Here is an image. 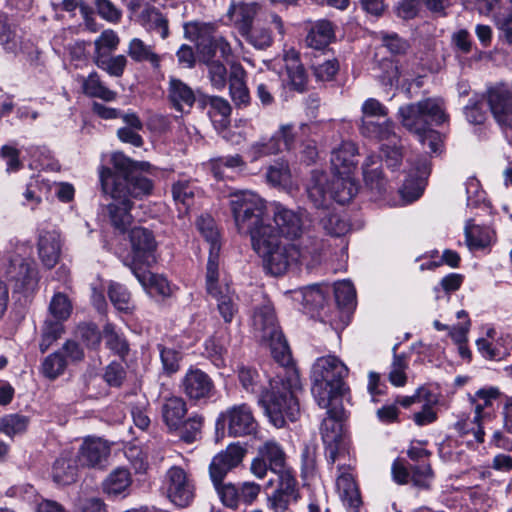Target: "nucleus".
<instances>
[{"label":"nucleus","mask_w":512,"mask_h":512,"mask_svg":"<svg viewBox=\"0 0 512 512\" xmlns=\"http://www.w3.org/2000/svg\"><path fill=\"white\" fill-rule=\"evenodd\" d=\"M261 486L255 482L245 481L238 484L228 482L217 493L221 503L232 510L240 505H251L258 497Z\"/></svg>","instance_id":"4468645a"},{"label":"nucleus","mask_w":512,"mask_h":512,"mask_svg":"<svg viewBox=\"0 0 512 512\" xmlns=\"http://www.w3.org/2000/svg\"><path fill=\"white\" fill-rule=\"evenodd\" d=\"M348 375L346 365L335 356L320 357L311 370V393L319 407L342 401L348 389L344 381Z\"/></svg>","instance_id":"39448f33"},{"label":"nucleus","mask_w":512,"mask_h":512,"mask_svg":"<svg viewBox=\"0 0 512 512\" xmlns=\"http://www.w3.org/2000/svg\"><path fill=\"white\" fill-rule=\"evenodd\" d=\"M132 484L131 473L128 469L118 467L103 481L102 490L109 497H126Z\"/></svg>","instance_id":"cd10ccee"},{"label":"nucleus","mask_w":512,"mask_h":512,"mask_svg":"<svg viewBox=\"0 0 512 512\" xmlns=\"http://www.w3.org/2000/svg\"><path fill=\"white\" fill-rule=\"evenodd\" d=\"M168 99L174 109L179 112H187L191 110L193 105L197 103L198 92L195 93L193 89L181 79L171 76L168 83Z\"/></svg>","instance_id":"5701e85b"},{"label":"nucleus","mask_w":512,"mask_h":512,"mask_svg":"<svg viewBox=\"0 0 512 512\" xmlns=\"http://www.w3.org/2000/svg\"><path fill=\"white\" fill-rule=\"evenodd\" d=\"M211 296L217 300V308L223 320L226 323H230L238 311L233 296L228 293H224L221 288L219 289L218 294Z\"/></svg>","instance_id":"e2e57ef3"},{"label":"nucleus","mask_w":512,"mask_h":512,"mask_svg":"<svg viewBox=\"0 0 512 512\" xmlns=\"http://www.w3.org/2000/svg\"><path fill=\"white\" fill-rule=\"evenodd\" d=\"M362 173L366 186L376 195L386 192L387 180L382 171V157L371 154L362 164Z\"/></svg>","instance_id":"393cba45"},{"label":"nucleus","mask_w":512,"mask_h":512,"mask_svg":"<svg viewBox=\"0 0 512 512\" xmlns=\"http://www.w3.org/2000/svg\"><path fill=\"white\" fill-rule=\"evenodd\" d=\"M30 418L22 414H8L0 418V432L14 437L26 432Z\"/></svg>","instance_id":"49530a36"},{"label":"nucleus","mask_w":512,"mask_h":512,"mask_svg":"<svg viewBox=\"0 0 512 512\" xmlns=\"http://www.w3.org/2000/svg\"><path fill=\"white\" fill-rule=\"evenodd\" d=\"M112 201L106 205L105 215L110 225L119 234H125L131 228L133 216L131 210L133 201L128 198L111 197Z\"/></svg>","instance_id":"a211bd4d"},{"label":"nucleus","mask_w":512,"mask_h":512,"mask_svg":"<svg viewBox=\"0 0 512 512\" xmlns=\"http://www.w3.org/2000/svg\"><path fill=\"white\" fill-rule=\"evenodd\" d=\"M126 376L125 367L121 363L114 361L105 368L103 378L110 387L119 388L124 383Z\"/></svg>","instance_id":"774afa93"},{"label":"nucleus","mask_w":512,"mask_h":512,"mask_svg":"<svg viewBox=\"0 0 512 512\" xmlns=\"http://www.w3.org/2000/svg\"><path fill=\"white\" fill-rule=\"evenodd\" d=\"M7 277L9 281L15 282V289L18 291H28L37 284V270L29 263L21 261L16 264L11 263Z\"/></svg>","instance_id":"7c9ffc66"},{"label":"nucleus","mask_w":512,"mask_h":512,"mask_svg":"<svg viewBox=\"0 0 512 512\" xmlns=\"http://www.w3.org/2000/svg\"><path fill=\"white\" fill-rule=\"evenodd\" d=\"M182 393L194 404H206L216 393L212 378L199 368H190L181 380Z\"/></svg>","instance_id":"f8f14e48"},{"label":"nucleus","mask_w":512,"mask_h":512,"mask_svg":"<svg viewBox=\"0 0 512 512\" xmlns=\"http://www.w3.org/2000/svg\"><path fill=\"white\" fill-rule=\"evenodd\" d=\"M219 251H209V257L206 265V290L209 295L219 293Z\"/></svg>","instance_id":"6e6d98bb"},{"label":"nucleus","mask_w":512,"mask_h":512,"mask_svg":"<svg viewBox=\"0 0 512 512\" xmlns=\"http://www.w3.org/2000/svg\"><path fill=\"white\" fill-rule=\"evenodd\" d=\"M259 10L260 6L256 2L247 3L233 1L229 6L226 17L228 23L242 36L248 34Z\"/></svg>","instance_id":"6ab92c4d"},{"label":"nucleus","mask_w":512,"mask_h":512,"mask_svg":"<svg viewBox=\"0 0 512 512\" xmlns=\"http://www.w3.org/2000/svg\"><path fill=\"white\" fill-rule=\"evenodd\" d=\"M465 237L470 249H483L490 243L488 231L476 225L465 227Z\"/></svg>","instance_id":"052dcab7"},{"label":"nucleus","mask_w":512,"mask_h":512,"mask_svg":"<svg viewBox=\"0 0 512 512\" xmlns=\"http://www.w3.org/2000/svg\"><path fill=\"white\" fill-rule=\"evenodd\" d=\"M66 367L67 361L64 354L61 351H57L44 359L42 373L46 378L54 380L64 373Z\"/></svg>","instance_id":"5fc2aeb1"},{"label":"nucleus","mask_w":512,"mask_h":512,"mask_svg":"<svg viewBox=\"0 0 512 512\" xmlns=\"http://www.w3.org/2000/svg\"><path fill=\"white\" fill-rule=\"evenodd\" d=\"M127 233L131 251L124 259V264L142 285H146V268L156 263L157 241L153 231L145 227L135 226Z\"/></svg>","instance_id":"6e6552de"},{"label":"nucleus","mask_w":512,"mask_h":512,"mask_svg":"<svg viewBox=\"0 0 512 512\" xmlns=\"http://www.w3.org/2000/svg\"><path fill=\"white\" fill-rule=\"evenodd\" d=\"M299 387L296 373L289 376L277 377L269 383V390L259 398L258 404L264 409L270 422L277 428H282L286 420L294 422L300 414V406L295 395Z\"/></svg>","instance_id":"20e7f679"},{"label":"nucleus","mask_w":512,"mask_h":512,"mask_svg":"<svg viewBox=\"0 0 512 512\" xmlns=\"http://www.w3.org/2000/svg\"><path fill=\"white\" fill-rule=\"evenodd\" d=\"M307 130H309L307 124H302L298 128L292 124H284L280 126L279 130L275 132L273 136L277 137L278 141H281V150H292L295 148L300 137L304 135Z\"/></svg>","instance_id":"37998d69"},{"label":"nucleus","mask_w":512,"mask_h":512,"mask_svg":"<svg viewBox=\"0 0 512 512\" xmlns=\"http://www.w3.org/2000/svg\"><path fill=\"white\" fill-rule=\"evenodd\" d=\"M321 225L332 236L339 237L348 231V223L335 213H326L321 218Z\"/></svg>","instance_id":"338daca9"},{"label":"nucleus","mask_w":512,"mask_h":512,"mask_svg":"<svg viewBox=\"0 0 512 512\" xmlns=\"http://www.w3.org/2000/svg\"><path fill=\"white\" fill-rule=\"evenodd\" d=\"M273 475L276 478H270L269 485L276 480L278 482L277 490L299 497L298 482L291 468L287 467Z\"/></svg>","instance_id":"13d9d810"},{"label":"nucleus","mask_w":512,"mask_h":512,"mask_svg":"<svg viewBox=\"0 0 512 512\" xmlns=\"http://www.w3.org/2000/svg\"><path fill=\"white\" fill-rule=\"evenodd\" d=\"M108 296L118 311L126 314L132 313L134 305L131 301V294L124 285L112 282L108 287Z\"/></svg>","instance_id":"a18cd8bd"},{"label":"nucleus","mask_w":512,"mask_h":512,"mask_svg":"<svg viewBox=\"0 0 512 512\" xmlns=\"http://www.w3.org/2000/svg\"><path fill=\"white\" fill-rule=\"evenodd\" d=\"M103 337L106 347L121 359H125L130 351L129 343L122 334L116 331L113 324L107 323L103 327Z\"/></svg>","instance_id":"ea45409f"},{"label":"nucleus","mask_w":512,"mask_h":512,"mask_svg":"<svg viewBox=\"0 0 512 512\" xmlns=\"http://www.w3.org/2000/svg\"><path fill=\"white\" fill-rule=\"evenodd\" d=\"M359 130L362 136L378 141L395 138L394 124L387 117L361 120Z\"/></svg>","instance_id":"2f4dec72"},{"label":"nucleus","mask_w":512,"mask_h":512,"mask_svg":"<svg viewBox=\"0 0 512 512\" xmlns=\"http://www.w3.org/2000/svg\"><path fill=\"white\" fill-rule=\"evenodd\" d=\"M478 351L488 360H502L510 355V347L503 344V348L493 345L485 338H479L476 341Z\"/></svg>","instance_id":"680f3d73"},{"label":"nucleus","mask_w":512,"mask_h":512,"mask_svg":"<svg viewBox=\"0 0 512 512\" xmlns=\"http://www.w3.org/2000/svg\"><path fill=\"white\" fill-rule=\"evenodd\" d=\"M72 306L68 297L63 293H56L49 305V311L58 320H66L71 314Z\"/></svg>","instance_id":"69168bd1"},{"label":"nucleus","mask_w":512,"mask_h":512,"mask_svg":"<svg viewBox=\"0 0 512 512\" xmlns=\"http://www.w3.org/2000/svg\"><path fill=\"white\" fill-rule=\"evenodd\" d=\"M157 348L160 352L164 372L168 375L176 373L180 368V361L182 359L181 352L162 344H158Z\"/></svg>","instance_id":"bf43d9fd"},{"label":"nucleus","mask_w":512,"mask_h":512,"mask_svg":"<svg viewBox=\"0 0 512 512\" xmlns=\"http://www.w3.org/2000/svg\"><path fill=\"white\" fill-rule=\"evenodd\" d=\"M253 326L257 333L256 336L261 342L269 346L273 358L281 366L289 365L291 362L289 345L278 324L275 310L271 305H262L255 310Z\"/></svg>","instance_id":"0eeeda50"},{"label":"nucleus","mask_w":512,"mask_h":512,"mask_svg":"<svg viewBox=\"0 0 512 512\" xmlns=\"http://www.w3.org/2000/svg\"><path fill=\"white\" fill-rule=\"evenodd\" d=\"M78 468L74 461L69 459H57L52 468L54 482L59 485H70L77 479Z\"/></svg>","instance_id":"79ce46f5"},{"label":"nucleus","mask_w":512,"mask_h":512,"mask_svg":"<svg viewBox=\"0 0 512 512\" xmlns=\"http://www.w3.org/2000/svg\"><path fill=\"white\" fill-rule=\"evenodd\" d=\"M258 453L269 465L271 474L288 467L286 464V454L275 441H266L258 448Z\"/></svg>","instance_id":"e433bc0d"},{"label":"nucleus","mask_w":512,"mask_h":512,"mask_svg":"<svg viewBox=\"0 0 512 512\" xmlns=\"http://www.w3.org/2000/svg\"><path fill=\"white\" fill-rule=\"evenodd\" d=\"M110 455V446L100 438H87L78 453L80 465L93 468H103Z\"/></svg>","instance_id":"aec40b11"},{"label":"nucleus","mask_w":512,"mask_h":512,"mask_svg":"<svg viewBox=\"0 0 512 512\" xmlns=\"http://www.w3.org/2000/svg\"><path fill=\"white\" fill-rule=\"evenodd\" d=\"M93 61L96 66L107 72L110 76L119 78L124 74L127 66V58L124 55L110 56L93 55Z\"/></svg>","instance_id":"c03bdc74"},{"label":"nucleus","mask_w":512,"mask_h":512,"mask_svg":"<svg viewBox=\"0 0 512 512\" xmlns=\"http://www.w3.org/2000/svg\"><path fill=\"white\" fill-rule=\"evenodd\" d=\"M307 194L315 208L323 210L329 209L332 203L329 186L326 188L320 179L314 181L307 187Z\"/></svg>","instance_id":"864d4df0"},{"label":"nucleus","mask_w":512,"mask_h":512,"mask_svg":"<svg viewBox=\"0 0 512 512\" xmlns=\"http://www.w3.org/2000/svg\"><path fill=\"white\" fill-rule=\"evenodd\" d=\"M205 353L211 362L218 368L225 365L224 355L227 347L222 335L215 334L205 341Z\"/></svg>","instance_id":"3c124183"},{"label":"nucleus","mask_w":512,"mask_h":512,"mask_svg":"<svg viewBox=\"0 0 512 512\" xmlns=\"http://www.w3.org/2000/svg\"><path fill=\"white\" fill-rule=\"evenodd\" d=\"M334 37L333 24L328 20H319L311 26L306 42L308 46L316 50H323L331 43Z\"/></svg>","instance_id":"72a5a7b5"},{"label":"nucleus","mask_w":512,"mask_h":512,"mask_svg":"<svg viewBox=\"0 0 512 512\" xmlns=\"http://www.w3.org/2000/svg\"><path fill=\"white\" fill-rule=\"evenodd\" d=\"M487 104L495 120L502 126H512V92L504 85L486 92Z\"/></svg>","instance_id":"dca6fc26"},{"label":"nucleus","mask_w":512,"mask_h":512,"mask_svg":"<svg viewBox=\"0 0 512 512\" xmlns=\"http://www.w3.org/2000/svg\"><path fill=\"white\" fill-rule=\"evenodd\" d=\"M331 294L338 308H351L355 302L356 291L350 281L344 280L337 282L331 287Z\"/></svg>","instance_id":"8fccbe9b"},{"label":"nucleus","mask_w":512,"mask_h":512,"mask_svg":"<svg viewBox=\"0 0 512 512\" xmlns=\"http://www.w3.org/2000/svg\"><path fill=\"white\" fill-rule=\"evenodd\" d=\"M38 254L43 265L52 269L58 263L61 253L60 235L56 231H43L38 238Z\"/></svg>","instance_id":"a878e982"},{"label":"nucleus","mask_w":512,"mask_h":512,"mask_svg":"<svg viewBox=\"0 0 512 512\" xmlns=\"http://www.w3.org/2000/svg\"><path fill=\"white\" fill-rule=\"evenodd\" d=\"M203 424L204 417L195 413L184 418L177 429H171L169 432L174 433L184 443L192 444L201 438Z\"/></svg>","instance_id":"c9c22d12"},{"label":"nucleus","mask_w":512,"mask_h":512,"mask_svg":"<svg viewBox=\"0 0 512 512\" xmlns=\"http://www.w3.org/2000/svg\"><path fill=\"white\" fill-rule=\"evenodd\" d=\"M329 192L332 201L340 205L349 203L358 193V185L350 175L334 174L329 181Z\"/></svg>","instance_id":"c756f323"},{"label":"nucleus","mask_w":512,"mask_h":512,"mask_svg":"<svg viewBox=\"0 0 512 512\" xmlns=\"http://www.w3.org/2000/svg\"><path fill=\"white\" fill-rule=\"evenodd\" d=\"M285 62L291 89L301 93L306 91L308 75L300 62L299 55L292 51L291 55L288 54L285 58Z\"/></svg>","instance_id":"f704fd0d"},{"label":"nucleus","mask_w":512,"mask_h":512,"mask_svg":"<svg viewBox=\"0 0 512 512\" xmlns=\"http://www.w3.org/2000/svg\"><path fill=\"white\" fill-rule=\"evenodd\" d=\"M111 161L117 172L104 166L100 170L101 188L105 194L131 200L152 194L154 183L142 174L151 168L149 162L134 161L121 152L114 153Z\"/></svg>","instance_id":"f257e3e1"},{"label":"nucleus","mask_w":512,"mask_h":512,"mask_svg":"<svg viewBox=\"0 0 512 512\" xmlns=\"http://www.w3.org/2000/svg\"><path fill=\"white\" fill-rule=\"evenodd\" d=\"M244 165L245 162L239 154L221 156L209 161L210 171L217 180H223L226 177L225 168L234 169Z\"/></svg>","instance_id":"09e8293b"},{"label":"nucleus","mask_w":512,"mask_h":512,"mask_svg":"<svg viewBox=\"0 0 512 512\" xmlns=\"http://www.w3.org/2000/svg\"><path fill=\"white\" fill-rule=\"evenodd\" d=\"M62 320L46 319L41 329V341L39 349L41 353H45L49 347L57 341L64 332Z\"/></svg>","instance_id":"de8ad7c7"},{"label":"nucleus","mask_w":512,"mask_h":512,"mask_svg":"<svg viewBox=\"0 0 512 512\" xmlns=\"http://www.w3.org/2000/svg\"><path fill=\"white\" fill-rule=\"evenodd\" d=\"M245 453L246 450L240 445L232 444L212 458L209 465V475L217 493L219 488L225 486L226 483L223 481L228 472L242 462Z\"/></svg>","instance_id":"ddd939ff"},{"label":"nucleus","mask_w":512,"mask_h":512,"mask_svg":"<svg viewBox=\"0 0 512 512\" xmlns=\"http://www.w3.org/2000/svg\"><path fill=\"white\" fill-rule=\"evenodd\" d=\"M194 490V485L182 468L172 467L168 471L167 495L176 506L181 508L189 506L195 496Z\"/></svg>","instance_id":"2eb2a0df"},{"label":"nucleus","mask_w":512,"mask_h":512,"mask_svg":"<svg viewBox=\"0 0 512 512\" xmlns=\"http://www.w3.org/2000/svg\"><path fill=\"white\" fill-rule=\"evenodd\" d=\"M358 150L350 141H344L331 153V168L334 174L351 175L358 164Z\"/></svg>","instance_id":"4be33fe9"},{"label":"nucleus","mask_w":512,"mask_h":512,"mask_svg":"<svg viewBox=\"0 0 512 512\" xmlns=\"http://www.w3.org/2000/svg\"><path fill=\"white\" fill-rule=\"evenodd\" d=\"M238 381L242 389L249 394L259 398L269 390V383L277 379H269L265 374L260 373L256 368L241 365L237 369Z\"/></svg>","instance_id":"412c9836"},{"label":"nucleus","mask_w":512,"mask_h":512,"mask_svg":"<svg viewBox=\"0 0 512 512\" xmlns=\"http://www.w3.org/2000/svg\"><path fill=\"white\" fill-rule=\"evenodd\" d=\"M76 333L87 348L92 350L99 348L102 335L95 323H80L77 327Z\"/></svg>","instance_id":"4d7b16f0"},{"label":"nucleus","mask_w":512,"mask_h":512,"mask_svg":"<svg viewBox=\"0 0 512 512\" xmlns=\"http://www.w3.org/2000/svg\"><path fill=\"white\" fill-rule=\"evenodd\" d=\"M230 208L238 232L249 235L251 243L274 229L266 216L265 201L251 191L233 194Z\"/></svg>","instance_id":"423d86ee"},{"label":"nucleus","mask_w":512,"mask_h":512,"mask_svg":"<svg viewBox=\"0 0 512 512\" xmlns=\"http://www.w3.org/2000/svg\"><path fill=\"white\" fill-rule=\"evenodd\" d=\"M251 244L254 251L262 258L264 269L272 276L283 275L293 263L305 265L310 269L320 261V254L316 248L311 253V261H308L307 250H301L295 245H281L275 228Z\"/></svg>","instance_id":"7ed1b4c3"},{"label":"nucleus","mask_w":512,"mask_h":512,"mask_svg":"<svg viewBox=\"0 0 512 512\" xmlns=\"http://www.w3.org/2000/svg\"><path fill=\"white\" fill-rule=\"evenodd\" d=\"M188 412L187 403L182 397L172 396L165 399L161 407L163 422L168 430L177 429Z\"/></svg>","instance_id":"473e14b6"},{"label":"nucleus","mask_w":512,"mask_h":512,"mask_svg":"<svg viewBox=\"0 0 512 512\" xmlns=\"http://www.w3.org/2000/svg\"><path fill=\"white\" fill-rule=\"evenodd\" d=\"M302 305L313 317L324 318L327 316L329 299L331 295L330 285L313 284L301 289Z\"/></svg>","instance_id":"f3484780"},{"label":"nucleus","mask_w":512,"mask_h":512,"mask_svg":"<svg viewBox=\"0 0 512 512\" xmlns=\"http://www.w3.org/2000/svg\"><path fill=\"white\" fill-rule=\"evenodd\" d=\"M323 408L327 410V417L321 423L320 434L325 445L327 460L334 463L348 453L349 440L343 429L346 415L342 401H335Z\"/></svg>","instance_id":"1a4fd4ad"},{"label":"nucleus","mask_w":512,"mask_h":512,"mask_svg":"<svg viewBox=\"0 0 512 512\" xmlns=\"http://www.w3.org/2000/svg\"><path fill=\"white\" fill-rule=\"evenodd\" d=\"M340 69L339 61L336 58H325L320 60L315 56L311 65L313 76L317 82L333 81Z\"/></svg>","instance_id":"a19ab883"},{"label":"nucleus","mask_w":512,"mask_h":512,"mask_svg":"<svg viewBox=\"0 0 512 512\" xmlns=\"http://www.w3.org/2000/svg\"><path fill=\"white\" fill-rule=\"evenodd\" d=\"M411 483L414 487L429 490L431 481L434 478V471L429 462L422 461L414 465H410Z\"/></svg>","instance_id":"603ef678"},{"label":"nucleus","mask_w":512,"mask_h":512,"mask_svg":"<svg viewBox=\"0 0 512 512\" xmlns=\"http://www.w3.org/2000/svg\"><path fill=\"white\" fill-rule=\"evenodd\" d=\"M197 105L201 110L208 109L209 117L221 126L226 127L230 123L232 108L226 99L198 92Z\"/></svg>","instance_id":"b1692460"},{"label":"nucleus","mask_w":512,"mask_h":512,"mask_svg":"<svg viewBox=\"0 0 512 512\" xmlns=\"http://www.w3.org/2000/svg\"><path fill=\"white\" fill-rule=\"evenodd\" d=\"M398 114L402 125L414 133L423 146H428L431 153L440 150V133L432 126H440L448 120L442 102L427 98L417 103H410L399 108Z\"/></svg>","instance_id":"f03ea898"},{"label":"nucleus","mask_w":512,"mask_h":512,"mask_svg":"<svg viewBox=\"0 0 512 512\" xmlns=\"http://www.w3.org/2000/svg\"><path fill=\"white\" fill-rule=\"evenodd\" d=\"M127 54L135 62H149L154 69H159L161 57L153 51L152 46L145 44L139 38H133L128 46Z\"/></svg>","instance_id":"4c0bfd02"},{"label":"nucleus","mask_w":512,"mask_h":512,"mask_svg":"<svg viewBox=\"0 0 512 512\" xmlns=\"http://www.w3.org/2000/svg\"><path fill=\"white\" fill-rule=\"evenodd\" d=\"M246 72L241 64L233 63L229 74V90L237 107H246L250 103L249 90L245 84Z\"/></svg>","instance_id":"c85d7f7f"},{"label":"nucleus","mask_w":512,"mask_h":512,"mask_svg":"<svg viewBox=\"0 0 512 512\" xmlns=\"http://www.w3.org/2000/svg\"><path fill=\"white\" fill-rule=\"evenodd\" d=\"M194 31L198 39V50L204 63L216 61L217 54L227 60L232 54L229 42L222 36H216V27L211 23H195Z\"/></svg>","instance_id":"9b49d317"},{"label":"nucleus","mask_w":512,"mask_h":512,"mask_svg":"<svg viewBox=\"0 0 512 512\" xmlns=\"http://www.w3.org/2000/svg\"><path fill=\"white\" fill-rule=\"evenodd\" d=\"M215 429L217 435L224 436L227 432L231 437H245L257 433L258 422L251 407L242 403L221 412L216 419Z\"/></svg>","instance_id":"9d476101"},{"label":"nucleus","mask_w":512,"mask_h":512,"mask_svg":"<svg viewBox=\"0 0 512 512\" xmlns=\"http://www.w3.org/2000/svg\"><path fill=\"white\" fill-rule=\"evenodd\" d=\"M83 92L93 98H99L104 101H113L117 97V93L113 90H110L106 87L100 79V76L97 72L93 71L89 74V76L84 80Z\"/></svg>","instance_id":"58836bf2"},{"label":"nucleus","mask_w":512,"mask_h":512,"mask_svg":"<svg viewBox=\"0 0 512 512\" xmlns=\"http://www.w3.org/2000/svg\"><path fill=\"white\" fill-rule=\"evenodd\" d=\"M242 37L257 49H265L273 43L270 30L264 27L252 26L248 34L242 35Z\"/></svg>","instance_id":"0e129e2a"},{"label":"nucleus","mask_w":512,"mask_h":512,"mask_svg":"<svg viewBox=\"0 0 512 512\" xmlns=\"http://www.w3.org/2000/svg\"><path fill=\"white\" fill-rule=\"evenodd\" d=\"M274 222L278 228V235L289 239H296L303 232V222L300 215L293 210L277 206L274 213Z\"/></svg>","instance_id":"bb28decb"}]
</instances>
